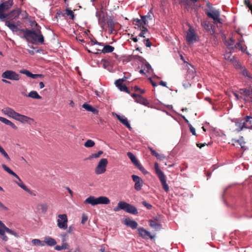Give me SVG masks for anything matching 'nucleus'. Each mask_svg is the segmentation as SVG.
Masks as SVG:
<instances>
[{"label": "nucleus", "instance_id": "nucleus-5", "mask_svg": "<svg viewBox=\"0 0 252 252\" xmlns=\"http://www.w3.org/2000/svg\"><path fill=\"white\" fill-rule=\"evenodd\" d=\"M5 232L14 236L15 237L18 238L19 237L17 233L7 227L5 224L0 220V238L2 240L7 241L8 240V237L5 234Z\"/></svg>", "mask_w": 252, "mask_h": 252}, {"label": "nucleus", "instance_id": "nucleus-60", "mask_svg": "<svg viewBox=\"0 0 252 252\" xmlns=\"http://www.w3.org/2000/svg\"><path fill=\"white\" fill-rule=\"evenodd\" d=\"M126 77H124L122 79H119L115 81V84H122L123 83L126 81Z\"/></svg>", "mask_w": 252, "mask_h": 252}, {"label": "nucleus", "instance_id": "nucleus-8", "mask_svg": "<svg viewBox=\"0 0 252 252\" xmlns=\"http://www.w3.org/2000/svg\"><path fill=\"white\" fill-rule=\"evenodd\" d=\"M57 225L61 229H66L67 228V217L66 214H61L58 216Z\"/></svg>", "mask_w": 252, "mask_h": 252}, {"label": "nucleus", "instance_id": "nucleus-35", "mask_svg": "<svg viewBox=\"0 0 252 252\" xmlns=\"http://www.w3.org/2000/svg\"><path fill=\"white\" fill-rule=\"evenodd\" d=\"M44 243L50 246H55L57 243L54 239L50 237H47L45 238Z\"/></svg>", "mask_w": 252, "mask_h": 252}, {"label": "nucleus", "instance_id": "nucleus-15", "mask_svg": "<svg viewBox=\"0 0 252 252\" xmlns=\"http://www.w3.org/2000/svg\"><path fill=\"white\" fill-rule=\"evenodd\" d=\"M186 40L189 43H192L196 41V36L194 30L190 28L186 35Z\"/></svg>", "mask_w": 252, "mask_h": 252}, {"label": "nucleus", "instance_id": "nucleus-33", "mask_svg": "<svg viewBox=\"0 0 252 252\" xmlns=\"http://www.w3.org/2000/svg\"><path fill=\"white\" fill-rule=\"evenodd\" d=\"M190 68L189 67L187 71V75L189 78L193 79L195 76V70L193 66L189 64Z\"/></svg>", "mask_w": 252, "mask_h": 252}, {"label": "nucleus", "instance_id": "nucleus-45", "mask_svg": "<svg viewBox=\"0 0 252 252\" xmlns=\"http://www.w3.org/2000/svg\"><path fill=\"white\" fill-rule=\"evenodd\" d=\"M48 206L47 204H40L38 205V208L39 210H41L42 213H45L48 209Z\"/></svg>", "mask_w": 252, "mask_h": 252}, {"label": "nucleus", "instance_id": "nucleus-42", "mask_svg": "<svg viewBox=\"0 0 252 252\" xmlns=\"http://www.w3.org/2000/svg\"><path fill=\"white\" fill-rule=\"evenodd\" d=\"M103 153L102 151H99L97 153H94L91 154L88 158V159L89 160L92 159L93 158H97L100 157V156Z\"/></svg>", "mask_w": 252, "mask_h": 252}, {"label": "nucleus", "instance_id": "nucleus-19", "mask_svg": "<svg viewBox=\"0 0 252 252\" xmlns=\"http://www.w3.org/2000/svg\"><path fill=\"white\" fill-rule=\"evenodd\" d=\"M16 120L22 123H28L32 124L34 122V120L30 117L27 116L21 115L18 113Z\"/></svg>", "mask_w": 252, "mask_h": 252}, {"label": "nucleus", "instance_id": "nucleus-17", "mask_svg": "<svg viewBox=\"0 0 252 252\" xmlns=\"http://www.w3.org/2000/svg\"><path fill=\"white\" fill-rule=\"evenodd\" d=\"M133 181L135 182L134 188L135 190L139 191L143 186L142 180L138 176L133 175L131 176Z\"/></svg>", "mask_w": 252, "mask_h": 252}, {"label": "nucleus", "instance_id": "nucleus-62", "mask_svg": "<svg viewBox=\"0 0 252 252\" xmlns=\"http://www.w3.org/2000/svg\"><path fill=\"white\" fill-rule=\"evenodd\" d=\"M0 209L1 210L5 211H8L9 210V209L6 207L5 205H4L0 201Z\"/></svg>", "mask_w": 252, "mask_h": 252}, {"label": "nucleus", "instance_id": "nucleus-54", "mask_svg": "<svg viewBox=\"0 0 252 252\" xmlns=\"http://www.w3.org/2000/svg\"><path fill=\"white\" fill-rule=\"evenodd\" d=\"M143 42L147 47H150L152 45V43L149 40V37L145 39H143Z\"/></svg>", "mask_w": 252, "mask_h": 252}, {"label": "nucleus", "instance_id": "nucleus-12", "mask_svg": "<svg viewBox=\"0 0 252 252\" xmlns=\"http://www.w3.org/2000/svg\"><path fill=\"white\" fill-rule=\"evenodd\" d=\"M22 11L19 9H15L11 11L8 14H6V18L5 20H9V21H15L16 22V20L18 18L20 13Z\"/></svg>", "mask_w": 252, "mask_h": 252}, {"label": "nucleus", "instance_id": "nucleus-39", "mask_svg": "<svg viewBox=\"0 0 252 252\" xmlns=\"http://www.w3.org/2000/svg\"><path fill=\"white\" fill-rule=\"evenodd\" d=\"M69 246L67 243H63L62 246L57 245L55 247V249L57 251H61L62 250L68 249Z\"/></svg>", "mask_w": 252, "mask_h": 252}, {"label": "nucleus", "instance_id": "nucleus-63", "mask_svg": "<svg viewBox=\"0 0 252 252\" xmlns=\"http://www.w3.org/2000/svg\"><path fill=\"white\" fill-rule=\"evenodd\" d=\"M87 220H88V217L86 215L83 214L82 216V217L81 223L82 224H85L86 222V221H87Z\"/></svg>", "mask_w": 252, "mask_h": 252}, {"label": "nucleus", "instance_id": "nucleus-55", "mask_svg": "<svg viewBox=\"0 0 252 252\" xmlns=\"http://www.w3.org/2000/svg\"><path fill=\"white\" fill-rule=\"evenodd\" d=\"M244 100L245 101H250L252 102V89L250 90V93L247 98L244 97Z\"/></svg>", "mask_w": 252, "mask_h": 252}, {"label": "nucleus", "instance_id": "nucleus-24", "mask_svg": "<svg viewBox=\"0 0 252 252\" xmlns=\"http://www.w3.org/2000/svg\"><path fill=\"white\" fill-rule=\"evenodd\" d=\"M84 204H91L92 206L97 205V198L94 196H90L85 201Z\"/></svg>", "mask_w": 252, "mask_h": 252}, {"label": "nucleus", "instance_id": "nucleus-49", "mask_svg": "<svg viewBox=\"0 0 252 252\" xmlns=\"http://www.w3.org/2000/svg\"><path fill=\"white\" fill-rule=\"evenodd\" d=\"M0 153L2 155L8 160H10V158L7 154V153L5 151L4 149L0 145Z\"/></svg>", "mask_w": 252, "mask_h": 252}, {"label": "nucleus", "instance_id": "nucleus-36", "mask_svg": "<svg viewBox=\"0 0 252 252\" xmlns=\"http://www.w3.org/2000/svg\"><path fill=\"white\" fill-rule=\"evenodd\" d=\"M135 101L145 106H147L149 104L148 100L140 94L138 95Z\"/></svg>", "mask_w": 252, "mask_h": 252}, {"label": "nucleus", "instance_id": "nucleus-44", "mask_svg": "<svg viewBox=\"0 0 252 252\" xmlns=\"http://www.w3.org/2000/svg\"><path fill=\"white\" fill-rule=\"evenodd\" d=\"M243 42V40L242 39H238V42L235 45V48H238L240 50L244 51L245 49L242 46Z\"/></svg>", "mask_w": 252, "mask_h": 252}, {"label": "nucleus", "instance_id": "nucleus-16", "mask_svg": "<svg viewBox=\"0 0 252 252\" xmlns=\"http://www.w3.org/2000/svg\"><path fill=\"white\" fill-rule=\"evenodd\" d=\"M127 156L130 159L131 162L136 166L140 171L144 172V168L139 163L134 155L131 152H127Z\"/></svg>", "mask_w": 252, "mask_h": 252}, {"label": "nucleus", "instance_id": "nucleus-18", "mask_svg": "<svg viewBox=\"0 0 252 252\" xmlns=\"http://www.w3.org/2000/svg\"><path fill=\"white\" fill-rule=\"evenodd\" d=\"M138 233L139 235L144 239H153L154 238V236L151 235V233L148 231L146 230L143 227H140L138 229Z\"/></svg>", "mask_w": 252, "mask_h": 252}, {"label": "nucleus", "instance_id": "nucleus-11", "mask_svg": "<svg viewBox=\"0 0 252 252\" xmlns=\"http://www.w3.org/2000/svg\"><path fill=\"white\" fill-rule=\"evenodd\" d=\"M123 210L125 212L133 215L138 214L137 208L133 205L123 201V206H122Z\"/></svg>", "mask_w": 252, "mask_h": 252}, {"label": "nucleus", "instance_id": "nucleus-27", "mask_svg": "<svg viewBox=\"0 0 252 252\" xmlns=\"http://www.w3.org/2000/svg\"><path fill=\"white\" fill-rule=\"evenodd\" d=\"M97 198L98 204L107 205L110 203V199L106 196H100L97 197Z\"/></svg>", "mask_w": 252, "mask_h": 252}, {"label": "nucleus", "instance_id": "nucleus-47", "mask_svg": "<svg viewBox=\"0 0 252 252\" xmlns=\"http://www.w3.org/2000/svg\"><path fill=\"white\" fill-rule=\"evenodd\" d=\"M232 141H235V142H237L238 143L241 147V148L242 149H244V147H245V141H244V138L243 137H241L238 140H235V139H233Z\"/></svg>", "mask_w": 252, "mask_h": 252}, {"label": "nucleus", "instance_id": "nucleus-58", "mask_svg": "<svg viewBox=\"0 0 252 252\" xmlns=\"http://www.w3.org/2000/svg\"><path fill=\"white\" fill-rule=\"evenodd\" d=\"M141 20L144 27L147 25L148 22L146 19V16H141Z\"/></svg>", "mask_w": 252, "mask_h": 252}, {"label": "nucleus", "instance_id": "nucleus-53", "mask_svg": "<svg viewBox=\"0 0 252 252\" xmlns=\"http://www.w3.org/2000/svg\"><path fill=\"white\" fill-rule=\"evenodd\" d=\"M122 206H123V201H120L118 203L117 206L114 208V211L115 212H118L120 210H123V208H122Z\"/></svg>", "mask_w": 252, "mask_h": 252}, {"label": "nucleus", "instance_id": "nucleus-61", "mask_svg": "<svg viewBox=\"0 0 252 252\" xmlns=\"http://www.w3.org/2000/svg\"><path fill=\"white\" fill-rule=\"evenodd\" d=\"M189 127L190 131L192 133V134L193 135H196V132H195V128L190 124H189Z\"/></svg>", "mask_w": 252, "mask_h": 252}, {"label": "nucleus", "instance_id": "nucleus-57", "mask_svg": "<svg viewBox=\"0 0 252 252\" xmlns=\"http://www.w3.org/2000/svg\"><path fill=\"white\" fill-rule=\"evenodd\" d=\"M133 91L136 92H139L140 94H144L145 91L139 88L138 86H135L133 89Z\"/></svg>", "mask_w": 252, "mask_h": 252}, {"label": "nucleus", "instance_id": "nucleus-7", "mask_svg": "<svg viewBox=\"0 0 252 252\" xmlns=\"http://www.w3.org/2000/svg\"><path fill=\"white\" fill-rule=\"evenodd\" d=\"M3 78L9 79L11 80L17 81L20 79V76L15 71L12 70H6L1 74Z\"/></svg>", "mask_w": 252, "mask_h": 252}, {"label": "nucleus", "instance_id": "nucleus-20", "mask_svg": "<svg viewBox=\"0 0 252 252\" xmlns=\"http://www.w3.org/2000/svg\"><path fill=\"white\" fill-rule=\"evenodd\" d=\"M2 111L4 114L15 120H16V118L18 115V113L15 112L13 109L9 107H7L3 109L2 110Z\"/></svg>", "mask_w": 252, "mask_h": 252}, {"label": "nucleus", "instance_id": "nucleus-6", "mask_svg": "<svg viewBox=\"0 0 252 252\" xmlns=\"http://www.w3.org/2000/svg\"><path fill=\"white\" fill-rule=\"evenodd\" d=\"M108 160L106 158H101L95 168V173L97 175H100L105 172Z\"/></svg>", "mask_w": 252, "mask_h": 252}, {"label": "nucleus", "instance_id": "nucleus-64", "mask_svg": "<svg viewBox=\"0 0 252 252\" xmlns=\"http://www.w3.org/2000/svg\"><path fill=\"white\" fill-rule=\"evenodd\" d=\"M159 160H163L165 158V156L163 155H160L158 153V155L156 157Z\"/></svg>", "mask_w": 252, "mask_h": 252}, {"label": "nucleus", "instance_id": "nucleus-14", "mask_svg": "<svg viewBox=\"0 0 252 252\" xmlns=\"http://www.w3.org/2000/svg\"><path fill=\"white\" fill-rule=\"evenodd\" d=\"M20 22L17 21H9V20H5V25L8 27L12 31L17 32L18 30V26L20 25Z\"/></svg>", "mask_w": 252, "mask_h": 252}, {"label": "nucleus", "instance_id": "nucleus-1", "mask_svg": "<svg viewBox=\"0 0 252 252\" xmlns=\"http://www.w3.org/2000/svg\"><path fill=\"white\" fill-rule=\"evenodd\" d=\"M33 23L35 24L36 27V32L34 30H31L28 29H26L25 30L23 29L21 31L24 32L23 37L25 38L27 41L32 44H36L37 42L43 43L44 42V37L40 30V27L35 21H34Z\"/></svg>", "mask_w": 252, "mask_h": 252}, {"label": "nucleus", "instance_id": "nucleus-50", "mask_svg": "<svg viewBox=\"0 0 252 252\" xmlns=\"http://www.w3.org/2000/svg\"><path fill=\"white\" fill-rule=\"evenodd\" d=\"M95 145L94 142L91 139L88 140L84 144V146L87 148H91Z\"/></svg>", "mask_w": 252, "mask_h": 252}, {"label": "nucleus", "instance_id": "nucleus-13", "mask_svg": "<svg viewBox=\"0 0 252 252\" xmlns=\"http://www.w3.org/2000/svg\"><path fill=\"white\" fill-rule=\"evenodd\" d=\"M96 16L98 17V23L101 26V28L105 30V23L106 19L108 18L105 15V14L102 12H97Z\"/></svg>", "mask_w": 252, "mask_h": 252}, {"label": "nucleus", "instance_id": "nucleus-23", "mask_svg": "<svg viewBox=\"0 0 252 252\" xmlns=\"http://www.w3.org/2000/svg\"><path fill=\"white\" fill-rule=\"evenodd\" d=\"M115 23L111 17H109L106 19L105 28L107 27L109 28L110 33H112L115 30Z\"/></svg>", "mask_w": 252, "mask_h": 252}, {"label": "nucleus", "instance_id": "nucleus-22", "mask_svg": "<svg viewBox=\"0 0 252 252\" xmlns=\"http://www.w3.org/2000/svg\"><path fill=\"white\" fill-rule=\"evenodd\" d=\"M65 15H67L69 16L71 20H73L75 18L73 12L69 8H66L64 12H58L57 13V17H60L61 16L64 17Z\"/></svg>", "mask_w": 252, "mask_h": 252}, {"label": "nucleus", "instance_id": "nucleus-29", "mask_svg": "<svg viewBox=\"0 0 252 252\" xmlns=\"http://www.w3.org/2000/svg\"><path fill=\"white\" fill-rule=\"evenodd\" d=\"M141 32L138 34L139 37H143L144 39L149 37L150 32L147 28H143V29H139Z\"/></svg>", "mask_w": 252, "mask_h": 252}, {"label": "nucleus", "instance_id": "nucleus-21", "mask_svg": "<svg viewBox=\"0 0 252 252\" xmlns=\"http://www.w3.org/2000/svg\"><path fill=\"white\" fill-rule=\"evenodd\" d=\"M21 73L26 75L28 77H31L32 79H37L38 78H43L44 77L43 75L38 74H32L30 71L26 69H23L20 71Z\"/></svg>", "mask_w": 252, "mask_h": 252}, {"label": "nucleus", "instance_id": "nucleus-40", "mask_svg": "<svg viewBox=\"0 0 252 252\" xmlns=\"http://www.w3.org/2000/svg\"><path fill=\"white\" fill-rule=\"evenodd\" d=\"M224 58L226 60L229 61L231 62L235 59L234 56H232L230 52L225 53L224 54Z\"/></svg>", "mask_w": 252, "mask_h": 252}, {"label": "nucleus", "instance_id": "nucleus-3", "mask_svg": "<svg viewBox=\"0 0 252 252\" xmlns=\"http://www.w3.org/2000/svg\"><path fill=\"white\" fill-rule=\"evenodd\" d=\"M206 6L208 9L205 10V14L209 18L213 20V23L215 25L218 23H221V19L220 18V12L219 9H217L213 7L212 4L208 2L206 3Z\"/></svg>", "mask_w": 252, "mask_h": 252}, {"label": "nucleus", "instance_id": "nucleus-41", "mask_svg": "<svg viewBox=\"0 0 252 252\" xmlns=\"http://www.w3.org/2000/svg\"><path fill=\"white\" fill-rule=\"evenodd\" d=\"M1 4H3L4 7L8 10L11 6L13 4V0H8L5 2L1 3Z\"/></svg>", "mask_w": 252, "mask_h": 252}, {"label": "nucleus", "instance_id": "nucleus-4", "mask_svg": "<svg viewBox=\"0 0 252 252\" xmlns=\"http://www.w3.org/2000/svg\"><path fill=\"white\" fill-rule=\"evenodd\" d=\"M154 168L156 173L159 178L163 189L166 192H168L169 190V188L168 184L166 183V177L163 172L159 169L158 164L157 162L155 163Z\"/></svg>", "mask_w": 252, "mask_h": 252}, {"label": "nucleus", "instance_id": "nucleus-26", "mask_svg": "<svg viewBox=\"0 0 252 252\" xmlns=\"http://www.w3.org/2000/svg\"><path fill=\"white\" fill-rule=\"evenodd\" d=\"M116 117L117 119L125 126H126L128 128L130 129V125L128 123L127 119L125 116H121L119 115L116 114Z\"/></svg>", "mask_w": 252, "mask_h": 252}, {"label": "nucleus", "instance_id": "nucleus-56", "mask_svg": "<svg viewBox=\"0 0 252 252\" xmlns=\"http://www.w3.org/2000/svg\"><path fill=\"white\" fill-rule=\"evenodd\" d=\"M82 107L84 109H85L88 111H91L92 110V108H93V106H92L90 105H89L87 103H84L82 105Z\"/></svg>", "mask_w": 252, "mask_h": 252}, {"label": "nucleus", "instance_id": "nucleus-30", "mask_svg": "<svg viewBox=\"0 0 252 252\" xmlns=\"http://www.w3.org/2000/svg\"><path fill=\"white\" fill-rule=\"evenodd\" d=\"M0 121L3 123L4 124L10 126L11 127H12L14 129H17L18 127L17 126L15 125L13 123H12L9 120L6 119L5 118L0 117Z\"/></svg>", "mask_w": 252, "mask_h": 252}, {"label": "nucleus", "instance_id": "nucleus-43", "mask_svg": "<svg viewBox=\"0 0 252 252\" xmlns=\"http://www.w3.org/2000/svg\"><path fill=\"white\" fill-rule=\"evenodd\" d=\"M243 120L248 123V125H249V129H252V117L250 116H246L245 117H244Z\"/></svg>", "mask_w": 252, "mask_h": 252}, {"label": "nucleus", "instance_id": "nucleus-10", "mask_svg": "<svg viewBox=\"0 0 252 252\" xmlns=\"http://www.w3.org/2000/svg\"><path fill=\"white\" fill-rule=\"evenodd\" d=\"M201 26L206 32H210L212 35L215 33V26L208 21H202L201 23Z\"/></svg>", "mask_w": 252, "mask_h": 252}, {"label": "nucleus", "instance_id": "nucleus-59", "mask_svg": "<svg viewBox=\"0 0 252 252\" xmlns=\"http://www.w3.org/2000/svg\"><path fill=\"white\" fill-rule=\"evenodd\" d=\"M142 204L146 207L148 209H151L152 208V205L150 204L147 203L146 201H143L142 202Z\"/></svg>", "mask_w": 252, "mask_h": 252}, {"label": "nucleus", "instance_id": "nucleus-28", "mask_svg": "<svg viewBox=\"0 0 252 252\" xmlns=\"http://www.w3.org/2000/svg\"><path fill=\"white\" fill-rule=\"evenodd\" d=\"M236 126L238 127L237 130L238 131L242 130L244 128L249 129V125L245 121L243 123H236Z\"/></svg>", "mask_w": 252, "mask_h": 252}, {"label": "nucleus", "instance_id": "nucleus-48", "mask_svg": "<svg viewBox=\"0 0 252 252\" xmlns=\"http://www.w3.org/2000/svg\"><path fill=\"white\" fill-rule=\"evenodd\" d=\"M250 93V90H248V89H241L239 90V93L240 94L244 96L245 97H246L247 98L248 95V94Z\"/></svg>", "mask_w": 252, "mask_h": 252}, {"label": "nucleus", "instance_id": "nucleus-52", "mask_svg": "<svg viewBox=\"0 0 252 252\" xmlns=\"http://www.w3.org/2000/svg\"><path fill=\"white\" fill-rule=\"evenodd\" d=\"M32 243L35 246H44V244L40 240L37 239H34L32 240Z\"/></svg>", "mask_w": 252, "mask_h": 252}, {"label": "nucleus", "instance_id": "nucleus-51", "mask_svg": "<svg viewBox=\"0 0 252 252\" xmlns=\"http://www.w3.org/2000/svg\"><path fill=\"white\" fill-rule=\"evenodd\" d=\"M240 70L241 71V73L243 76L248 77L250 78H252V77L249 75L247 70L244 66H243Z\"/></svg>", "mask_w": 252, "mask_h": 252}, {"label": "nucleus", "instance_id": "nucleus-34", "mask_svg": "<svg viewBox=\"0 0 252 252\" xmlns=\"http://www.w3.org/2000/svg\"><path fill=\"white\" fill-rule=\"evenodd\" d=\"M3 6V4H0V20L2 21H4L6 18V14L4 12L7 10Z\"/></svg>", "mask_w": 252, "mask_h": 252}, {"label": "nucleus", "instance_id": "nucleus-2", "mask_svg": "<svg viewBox=\"0 0 252 252\" xmlns=\"http://www.w3.org/2000/svg\"><path fill=\"white\" fill-rule=\"evenodd\" d=\"M1 166L5 171L7 172L8 174L15 177L16 178L17 180H14L13 182L15 184H16L19 187L21 188L26 192H28L31 195H36V194L34 192V191L28 188L27 186L24 184L23 182L21 180L20 177L15 172H14L9 167H8L4 164H2Z\"/></svg>", "mask_w": 252, "mask_h": 252}, {"label": "nucleus", "instance_id": "nucleus-32", "mask_svg": "<svg viewBox=\"0 0 252 252\" xmlns=\"http://www.w3.org/2000/svg\"><path fill=\"white\" fill-rule=\"evenodd\" d=\"M133 23L136 26L135 28L138 30L143 29V28H146L144 26L141 19H134Z\"/></svg>", "mask_w": 252, "mask_h": 252}, {"label": "nucleus", "instance_id": "nucleus-38", "mask_svg": "<svg viewBox=\"0 0 252 252\" xmlns=\"http://www.w3.org/2000/svg\"><path fill=\"white\" fill-rule=\"evenodd\" d=\"M117 87L121 91L125 92L127 94H130L129 91L128 90L127 88L126 85H123L122 84H115Z\"/></svg>", "mask_w": 252, "mask_h": 252}, {"label": "nucleus", "instance_id": "nucleus-9", "mask_svg": "<svg viewBox=\"0 0 252 252\" xmlns=\"http://www.w3.org/2000/svg\"><path fill=\"white\" fill-rule=\"evenodd\" d=\"M114 47L109 45H107L105 46L103 48V49H102V50L94 49V47H92L91 50L87 49V51L89 53H92L93 54H98V52L101 51L103 53H107L112 52L114 51Z\"/></svg>", "mask_w": 252, "mask_h": 252}, {"label": "nucleus", "instance_id": "nucleus-25", "mask_svg": "<svg viewBox=\"0 0 252 252\" xmlns=\"http://www.w3.org/2000/svg\"><path fill=\"white\" fill-rule=\"evenodd\" d=\"M125 224L133 229L136 228L138 225V223L136 221L129 219H125Z\"/></svg>", "mask_w": 252, "mask_h": 252}, {"label": "nucleus", "instance_id": "nucleus-46", "mask_svg": "<svg viewBox=\"0 0 252 252\" xmlns=\"http://www.w3.org/2000/svg\"><path fill=\"white\" fill-rule=\"evenodd\" d=\"M232 63L234 66L237 69H240L242 67V65L240 63L237 61L236 59H235L232 62Z\"/></svg>", "mask_w": 252, "mask_h": 252}, {"label": "nucleus", "instance_id": "nucleus-31", "mask_svg": "<svg viewBox=\"0 0 252 252\" xmlns=\"http://www.w3.org/2000/svg\"><path fill=\"white\" fill-rule=\"evenodd\" d=\"M149 222L150 226L154 228L156 230L158 231L161 229V225L158 223L157 220H150Z\"/></svg>", "mask_w": 252, "mask_h": 252}, {"label": "nucleus", "instance_id": "nucleus-37", "mask_svg": "<svg viewBox=\"0 0 252 252\" xmlns=\"http://www.w3.org/2000/svg\"><path fill=\"white\" fill-rule=\"evenodd\" d=\"M27 96L34 99H39L41 98V96L35 91H31Z\"/></svg>", "mask_w": 252, "mask_h": 252}]
</instances>
